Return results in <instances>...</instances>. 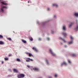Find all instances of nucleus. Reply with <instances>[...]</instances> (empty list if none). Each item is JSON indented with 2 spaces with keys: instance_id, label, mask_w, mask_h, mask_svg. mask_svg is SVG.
Masks as SVG:
<instances>
[{
  "instance_id": "obj_16",
  "label": "nucleus",
  "mask_w": 78,
  "mask_h": 78,
  "mask_svg": "<svg viewBox=\"0 0 78 78\" xmlns=\"http://www.w3.org/2000/svg\"><path fill=\"white\" fill-rule=\"evenodd\" d=\"M29 39L31 41H33V38H32L31 37H29Z\"/></svg>"
},
{
  "instance_id": "obj_39",
  "label": "nucleus",
  "mask_w": 78,
  "mask_h": 78,
  "mask_svg": "<svg viewBox=\"0 0 78 78\" xmlns=\"http://www.w3.org/2000/svg\"><path fill=\"white\" fill-rule=\"evenodd\" d=\"M48 40H50V38H48Z\"/></svg>"
},
{
  "instance_id": "obj_14",
  "label": "nucleus",
  "mask_w": 78,
  "mask_h": 78,
  "mask_svg": "<svg viewBox=\"0 0 78 78\" xmlns=\"http://www.w3.org/2000/svg\"><path fill=\"white\" fill-rule=\"evenodd\" d=\"M53 6H56V7L57 8V7H58V5L56 4H53Z\"/></svg>"
},
{
  "instance_id": "obj_38",
  "label": "nucleus",
  "mask_w": 78,
  "mask_h": 78,
  "mask_svg": "<svg viewBox=\"0 0 78 78\" xmlns=\"http://www.w3.org/2000/svg\"><path fill=\"white\" fill-rule=\"evenodd\" d=\"M54 17V18H56V16L55 15Z\"/></svg>"
},
{
  "instance_id": "obj_17",
  "label": "nucleus",
  "mask_w": 78,
  "mask_h": 78,
  "mask_svg": "<svg viewBox=\"0 0 78 78\" xmlns=\"http://www.w3.org/2000/svg\"><path fill=\"white\" fill-rule=\"evenodd\" d=\"M16 61L18 62H20V60L19 58H17Z\"/></svg>"
},
{
  "instance_id": "obj_41",
  "label": "nucleus",
  "mask_w": 78,
  "mask_h": 78,
  "mask_svg": "<svg viewBox=\"0 0 78 78\" xmlns=\"http://www.w3.org/2000/svg\"><path fill=\"white\" fill-rule=\"evenodd\" d=\"M65 47H67V46L65 45Z\"/></svg>"
},
{
  "instance_id": "obj_22",
  "label": "nucleus",
  "mask_w": 78,
  "mask_h": 78,
  "mask_svg": "<svg viewBox=\"0 0 78 78\" xmlns=\"http://www.w3.org/2000/svg\"><path fill=\"white\" fill-rule=\"evenodd\" d=\"M54 76L55 77V78H56L58 77V75L56 74H55L54 75Z\"/></svg>"
},
{
  "instance_id": "obj_37",
  "label": "nucleus",
  "mask_w": 78,
  "mask_h": 78,
  "mask_svg": "<svg viewBox=\"0 0 78 78\" xmlns=\"http://www.w3.org/2000/svg\"><path fill=\"white\" fill-rule=\"evenodd\" d=\"M51 32L52 33H54V32L53 31H51Z\"/></svg>"
},
{
  "instance_id": "obj_32",
  "label": "nucleus",
  "mask_w": 78,
  "mask_h": 78,
  "mask_svg": "<svg viewBox=\"0 0 78 78\" xmlns=\"http://www.w3.org/2000/svg\"><path fill=\"white\" fill-rule=\"evenodd\" d=\"M12 56V55H11V54H9V56Z\"/></svg>"
},
{
  "instance_id": "obj_23",
  "label": "nucleus",
  "mask_w": 78,
  "mask_h": 78,
  "mask_svg": "<svg viewBox=\"0 0 78 78\" xmlns=\"http://www.w3.org/2000/svg\"><path fill=\"white\" fill-rule=\"evenodd\" d=\"M46 62L47 64H49V63L48 62V60L47 59L46 60Z\"/></svg>"
},
{
  "instance_id": "obj_36",
  "label": "nucleus",
  "mask_w": 78,
  "mask_h": 78,
  "mask_svg": "<svg viewBox=\"0 0 78 78\" xmlns=\"http://www.w3.org/2000/svg\"><path fill=\"white\" fill-rule=\"evenodd\" d=\"M48 11H49V10H50V9L48 8Z\"/></svg>"
},
{
  "instance_id": "obj_30",
  "label": "nucleus",
  "mask_w": 78,
  "mask_h": 78,
  "mask_svg": "<svg viewBox=\"0 0 78 78\" xmlns=\"http://www.w3.org/2000/svg\"><path fill=\"white\" fill-rule=\"evenodd\" d=\"M75 55H76L75 54H72L73 56H75Z\"/></svg>"
},
{
  "instance_id": "obj_20",
  "label": "nucleus",
  "mask_w": 78,
  "mask_h": 78,
  "mask_svg": "<svg viewBox=\"0 0 78 78\" xmlns=\"http://www.w3.org/2000/svg\"><path fill=\"white\" fill-rule=\"evenodd\" d=\"M5 61H8L9 59L8 58H4Z\"/></svg>"
},
{
  "instance_id": "obj_43",
  "label": "nucleus",
  "mask_w": 78,
  "mask_h": 78,
  "mask_svg": "<svg viewBox=\"0 0 78 78\" xmlns=\"http://www.w3.org/2000/svg\"><path fill=\"white\" fill-rule=\"evenodd\" d=\"M62 65H63V64H62Z\"/></svg>"
},
{
  "instance_id": "obj_18",
  "label": "nucleus",
  "mask_w": 78,
  "mask_h": 78,
  "mask_svg": "<svg viewBox=\"0 0 78 78\" xmlns=\"http://www.w3.org/2000/svg\"><path fill=\"white\" fill-rule=\"evenodd\" d=\"M74 15L75 16L77 17L78 16V13H75L74 14Z\"/></svg>"
},
{
  "instance_id": "obj_34",
  "label": "nucleus",
  "mask_w": 78,
  "mask_h": 78,
  "mask_svg": "<svg viewBox=\"0 0 78 78\" xmlns=\"http://www.w3.org/2000/svg\"><path fill=\"white\" fill-rule=\"evenodd\" d=\"M9 71H10V72H12V71H11V69H9Z\"/></svg>"
},
{
  "instance_id": "obj_21",
  "label": "nucleus",
  "mask_w": 78,
  "mask_h": 78,
  "mask_svg": "<svg viewBox=\"0 0 78 78\" xmlns=\"http://www.w3.org/2000/svg\"><path fill=\"white\" fill-rule=\"evenodd\" d=\"M63 30H66V27L65 26L63 27Z\"/></svg>"
},
{
  "instance_id": "obj_35",
  "label": "nucleus",
  "mask_w": 78,
  "mask_h": 78,
  "mask_svg": "<svg viewBox=\"0 0 78 78\" xmlns=\"http://www.w3.org/2000/svg\"><path fill=\"white\" fill-rule=\"evenodd\" d=\"M49 78H52V77H51V76H50L49 77Z\"/></svg>"
},
{
  "instance_id": "obj_24",
  "label": "nucleus",
  "mask_w": 78,
  "mask_h": 78,
  "mask_svg": "<svg viewBox=\"0 0 78 78\" xmlns=\"http://www.w3.org/2000/svg\"><path fill=\"white\" fill-rule=\"evenodd\" d=\"M3 36L1 35H0V38L2 39V38H3Z\"/></svg>"
},
{
  "instance_id": "obj_12",
  "label": "nucleus",
  "mask_w": 78,
  "mask_h": 78,
  "mask_svg": "<svg viewBox=\"0 0 78 78\" xmlns=\"http://www.w3.org/2000/svg\"><path fill=\"white\" fill-rule=\"evenodd\" d=\"M28 55L29 57H31V56H32V57H33V55H32V54H31L30 53H29Z\"/></svg>"
},
{
  "instance_id": "obj_2",
  "label": "nucleus",
  "mask_w": 78,
  "mask_h": 78,
  "mask_svg": "<svg viewBox=\"0 0 78 78\" xmlns=\"http://www.w3.org/2000/svg\"><path fill=\"white\" fill-rule=\"evenodd\" d=\"M4 8H7V7L6 6H1V10L2 12H4V10H3Z\"/></svg>"
},
{
  "instance_id": "obj_31",
  "label": "nucleus",
  "mask_w": 78,
  "mask_h": 78,
  "mask_svg": "<svg viewBox=\"0 0 78 78\" xmlns=\"http://www.w3.org/2000/svg\"><path fill=\"white\" fill-rule=\"evenodd\" d=\"M26 53V54H27V55H29V54L30 53L27 52Z\"/></svg>"
},
{
  "instance_id": "obj_33",
  "label": "nucleus",
  "mask_w": 78,
  "mask_h": 78,
  "mask_svg": "<svg viewBox=\"0 0 78 78\" xmlns=\"http://www.w3.org/2000/svg\"><path fill=\"white\" fill-rule=\"evenodd\" d=\"M27 67H28V68H30V66L28 65L27 66Z\"/></svg>"
},
{
  "instance_id": "obj_3",
  "label": "nucleus",
  "mask_w": 78,
  "mask_h": 78,
  "mask_svg": "<svg viewBox=\"0 0 78 78\" xmlns=\"http://www.w3.org/2000/svg\"><path fill=\"white\" fill-rule=\"evenodd\" d=\"M30 61H33V59H30V58H27V60H26V62H30Z\"/></svg>"
},
{
  "instance_id": "obj_45",
  "label": "nucleus",
  "mask_w": 78,
  "mask_h": 78,
  "mask_svg": "<svg viewBox=\"0 0 78 78\" xmlns=\"http://www.w3.org/2000/svg\"><path fill=\"white\" fill-rule=\"evenodd\" d=\"M61 44H62V43H61Z\"/></svg>"
},
{
  "instance_id": "obj_42",
  "label": "nucleus",
  "mask_w": 78,
  "mask_h": 78,
  "mask_svg": "<svg viewBox=\"0 0 78 78\" xmlns=\"http://www.w3.org/2000/svg\"><path fill=\"white\" fill-rule=\"evenodd\" d=\"M28 3H30V2L28 1Z\"/></svg>"
},
{
  "instance_id": "obj_10",
  "label": "nucleus",
  "mask_w": 78,
  "mask_h": 78,
  "mask_svg": "<svg viewBox=\"0 0 78 78\" xmlns=\"http://www.w3.org/2000/svg\"><path fill=\"white\" fill-rule=\"evenodd\" d=\"M59 39H61L62 40V41H64V42H65V43L66 42V41L65 40H64V39L60 37Z\"/></svg>"
},
{
  "instance_id": "obj_11",
  "label": "nucleus",
  "mask_w": 78,
  "mask_h": 78,
  "mask_svg": "<svg viewBox=\"0 0 78 78\" xmlns=\"http://www.w3.org/2000/svg\"><path fill=\"white\" fill-rule=\"evenodd\" d=\"M75 30H76V31H77V30H78V24L76 25V27L75 28Z\"/></svg>"
},
{
  "instance_id": "obj_8",
  "label": "nucleus",
  "mask_w": 78,
  "mask_h": 78,
  "mask_svg": "<svg viewBox=\"0 0 78 78\" xmlns=\"http://www.w3.org/2000/svg\"><path fill=\"white\" fill-rule=\"evenodd\" d=\"M62 34L65 37H66V36H67V34H66V33H65L64 32H63L62 33Z\"/></svg>"
},
{
  "instance_id": "obj_25",
  "label": "nucleus",
  "mask_w": 78,
  "mask_h": 78,
  "mask_svg": "<svg viewBox=\"0 0 78 78\" xmlns=\"http://www.w3.org/2000/svg\"><path fill=\"white\" fill-rule=\"evenodd\" d=\"M9 41H11L12 39L11 38H7Z\"/></svg>"
},
{
  "instance_id": "obj_26",
  "label": "nucleus",
  "mask_w": 78,
  "mask_h": 78,
  "mask_svg": "<svg viewBox=\"0 0 78 78\" xmlns=\"http://www.w3.org/2000/svg\"><path fill=\"white\" fill-rule=\"evenodd\" d=\"M72 43H73V41H71L69 43V44H72Z\"/></svg>"
},
{
  "instance_id": "obj_6",
  "label": "nucleus",
  "mask_w": 78,
  "mask_h": 78,
  "mask_svg": "<svg viewBox=\"0 0 78 78\" xmlns=\"http://www.w3.org/2000/svg\"><path fill=\"white\" fill-rule=\"evenodd\" d=\"M13 70V71H14V72H16V73H18L19 72L18 70L16 69H14Z\"/></svg>"
},
{
  "instance_id": "obj_7",
  "label": "nucleus",
  "mask_w": 78,
  "mask_h": 78,
  "mask_svg": "<svg viewBox=\"0 0 78 78\" xmlns=\"http://www.w3.org/2000/svg\"><path fill=\"white\" fill-rule=\"evenodd\" d=\"M33 70H35V71H39V69L36 67L34 68Z\"/></svg>"
},
{
  "instance_id": "obj_27",
  "label": "nucleus",
  "mask_w": 78,
  "mask_h": 78,
  "mask_svg": "<svg viewBox=\"0 0 78 78\" xmlns=\"http://www.w3.org/2000/svg\"><path fill=\"white\" fill-rule=\"evenodd\" d=\"M68 61L69 63V64H71V62H70V60H68Z\"/></svg>"
},
{
  "instance_id": "obj_28",
  "label": "nucleus",
  "mask_w": 78,
  "mask_h": 78,
  "mask_svg": "<svg viewBox=\"0 0 78 78\" xmlns=\"http://www.w3.org/2000/svg\"><path fill=\"white\" fill-rule=\"evenodd\" d=\"M71 39L72 40L73 39V38L72 37V36H70Z\"/></svg>"
},
{
  "instance_id": "obj_29",
  "label": "nucleus",
  "mask_w": 78,
  "mask_h": 78,
  "mask_svg": "<svg viewBox=\"0 0 78 78\" xmlns=\"http://www.w3.org/2000/svg\"><path fill=\"white\" fill-rule=\"evenodd\" d=\"M63 64H64L65 65H67V63L66 62H63Z\"/></svg>"
},
{
  "instance_id": "obj_44",
  "label": "nucleus",
  "mask_w": 78,
  "mask_h": 78,
  "mask_svg": "<svg viewBox=\"0 0 78 78\" xmlns=\"http://www.w3.org/2000/svg\"><path fill=\"white\" fill-rule=\"evenodd\" d=\"M39 40H41V39H39Z\"/></svg>"
},
{
  "instance_id": "obj_40",
  "label": "nucleus",
  "mask_w": 78,
  "mask_h": 78,
  "mask_svg": "<svg viewBox=\"0 0 78 78\" xmlns=\"http://www.w3.org/2000/svg\"><path fill=\"white\" fill-rule=\"evenodd\" d=\"M2 64H3V62H2Z\"/></svg>"
},
{
  "instance_id": "obj_13",
  "label": "nucleus",
  "mask_w": 78,
  "mask_h": 78,
  "mask_svg": "<svg viewBox=\"0 0 78 78\" xmlns=\"http://www.w3.org/2000/svg\"><path fill=\"white\" fill-rule=\"evenodd\" d=\"M1 3L2 4V5H8V4L7 3H5L4 2H1Z\"/></svg>"
},
{
  "instance_id": "obj_4",
  "label": "nucleus",
  "mask_w": 78,
  "mask_h": 78,
  "mask_svg": "<svg viewBox=\"0 0 78 78\" xmlns=\"http://www.w3.org/2000/svg\"><path fill=\"white\" fill-rule=\"evenodd\" d=\"M33 50L35 51H36V52H38V51L37 49L35 47H33L32 48Z\"/></svg>"
},
{
  "instance_id": "obj_1",
  "label": "nucleus",
  "mask_w": 78,
  "mask_h": 78,
  "mask_svg": "<svg viewBox=\"0 0 78 78\" xmlns=\"http://www.w3.org/2000/svg\"><path fill=\"white\" fill-rule=\"evenodd\" d=\"M17 76L18 78H24L25 75L23 74H20L18 75Z\"/></svg>"
},
{
  "instance_id": "obj_5",
  "label": "nucleus",
  "mask_w": 78,
  "mask_h": 78,
  "mask_svg": "<svg viewBox=\"0 0 78 78\" xmlns=\"http://www.w3.org/2000/svg\"><path fill=\"white\" fill-rule=\"evenodd\" d=\"M49 51L51 53V55H53V56H55V54H54V53H53V52H52V51H51V49H50L49 50Z\"/></svg>"
},
{
  "instance_id": "obj_9",
  "label": "nucleus",
  "mask_w": 78,
  "mask_h": 78,
  "mask_svg": "<svg viewBox=\"0 0 78 78\" xmlns=\"http://www.w3.org/2000/svg\"><path fill=\"white\" fill-rule=\"evenodd\" d=\"M4 44H5V43H4V42L2 41H0V45H3Z\"/></svg>"
},
{
  "instance_id": "obj_19",
  "label": "nucleus",
  "mask_w": 78,
  "mask_h": 78,
  "mask_svg": "<svg viewBox=\"0 0 78 78\" xmlns=\"http://www.w3.org/2000/svg\"><path fill=\"white\" fill-rule=\"evenodd\" d=\"M72 25H73V24L72 23H71V24L69 26V28H70V27H71L72 26Z\"/></svg>"
},
{
  "instance_id": "obj_15",
  "label": "nucleus",
  "mask_w": 78,
  "mask_h": 78,
  "mask_svg": "<svg viewBox=\"0 0 78 78\" xmlns=\"http://www.w3.org/2000/svg\"><path fill=\"white\" fill-rule=\"evenodd\" d=\"M22 41L23 42V43H24L25 44L27 42V41H26L23 40H22Z\"/></svg>"
}]
</instances>
